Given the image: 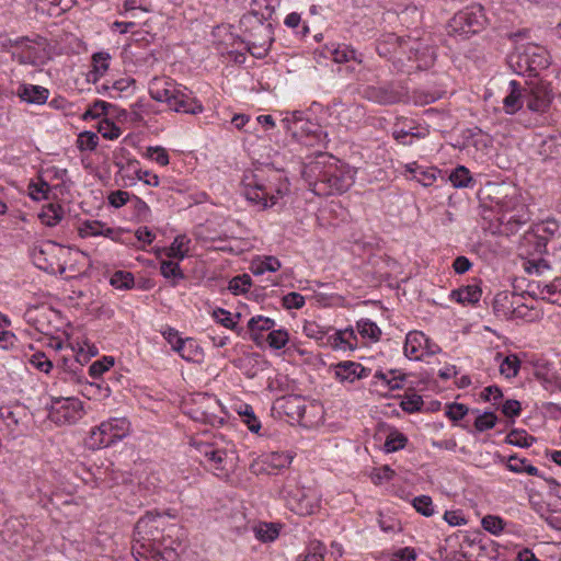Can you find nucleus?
I'll use <instances>...</instances> for the list:
<instances>
[{
    "label": "nucleus",
    "instance_id": "54",
    "mask_svg": "<svg viewBox=\"0 0 561 561\" xmlns=\"http://www.w3.org/2000/svg\"><path fill=\"white\" fill-rule=\"evenodd\" d=\"M18 410H21V408H16L15 410L9 407L0 408V417L4 421L5 425L12 431L16 430L21 422Z\"/></svg>",
    "mask_w": 561,
    "mask_h": 561
},
{
    "label": "nucleus",
    "instance_id": "10",
    "mask_svg": "<svg viewBox=\"0 0 561 561\" xmlns=\"http://www.w3.org/2000/svg\"><path fill=\"white\" fill-rule=\"evenodd\" d=\"M280 495L287 507L298 515H311L318 507L314 496L305 488L298 486L295 481H288L280 490Z\"/></svg>",
    "mask_w": 561,
    "mask_h": 561
},
{
    "label": "nucleus",
    "instance_id": "52",
    "mask_svg": "<svg viewBox=\"0 0 561 561\" xmlns=\"http://www.w3.org/2000/svg\"><path fill=\"white\" fill-rule=\"evenodd\" d=\"M328 332L329 329L318 324L314 321H308L304 325V333L306 336L317 341H322L325 337L328 339Z\"/></svg>",
    "mask_w": 561,
    "mask_h": 561
},
{
    "label": "nucleus",
    "instance_id": "12",
    "mask_svg": "<svg viewBox=\"0 0 561 561\" xmlns=\"http://www.w3.org/2000/svg\"><path fill=\"white\" fill-rule=\"evenodd\" d=\"M199 453L204 456L208 467L218 477L227 476L236 465L237 456L232 448H219L211 444H203L199 446Z\"/></svg>",
    "mask_w": 561,
    "mask_h": 561
},
{
    "label": "nucleus",
    "instance_id": "8",
    "mask_svg": "<svg viewBox=\"0 0 561 561\" xmlns=\"http://www.w3.org/2000/svg\"><path fill=\"white\" fill-rule=\"evenodd\" d=\"M129 430L130 423L126 417H111L90 431L85 445L92 450L108 447L126 437Z\"/></svg>",
    "mask_w": 561,
    "mask_h": 561
},
{
    "label": "nucleus",
    "instance_id": "31",
    "mask_svg": "<svg viewBox=\"0 0 561 561\" xmlns=\"http://www.w3.org/2000/svg\"><path fill=\"white\" fill-rule=\"evenodd\" d=\"M275 321L271 318L256 316L252 317L248 322V329L251 334L252 341L259 343V339L261 337V332L270 331L274 328Z\"/></svg>",
    "mask_w": 561,
    "mask_h": 561
},
{
    "label": "nucleus",
    "instance_id": "38",
    "mask_svg": "<svg viewBox=\"0 0 561 561\" xmlns=\"http://www.w3.org/2000/svg\"><path fill=\"white\" fill-rule=\"evenodd\" d=\"M449 180L455 187L459 188L473 186L474 183L470 171L463 165H458L454 169L449 175Z\"/></svg>",
    "mask_w": 561,
    "mask_h": 561
},
{
    "label": "nucleus",
    "instance_id": "25",
    "mask_svg": "<svg viewBox=\"0 0 561 561\" xmlns=\"http://www.w3.org/2000/svg\"><path fill=\"white\" fill-rule=\"evenodd\" d=\"M530 146L536 148L538 154L543 157V159L553 158L561 150V145L552 136L535 135Z\"/></svg>",
    "mask_w": 561,
    "mask_h": 561
},
{
    "label": "nucleus",
    "instance_id": "40",
    "mask_svg": "<svg viewBox=\"0 0 561 561\" xmlns=\"http://www.w3.org/2000/svg\"><path fill=\"white\" fill-rule=\"evenodd\" d=\"M357 331L364 339H369L374 342L378 341L381 335L379 327L369 319L357 321Z\"/></svg>",
    "mask_w": 561,
    "mask_h": 561
},
{
    "label": "nucleus",
    "instance_id": "34",
    "mask_svg": "<svg viewBox=\"0 0 561 561\" xmlns=\"http://www.w3.org/2000/svg\"><path fill=\"white\" fill-rule=\"evenodd\" d=\"M523 215L504 214L501 221V232L506 236L516 234L524 226Z\"/></svg>",
    "mask_w": 561,
    "mask_h": 561
},
{
    "label": "nucleus",
    "instance_id": "57",
    "mask_svg": "<svg viewBox=\"0 0 561 561\" xmlns=\"http://www.w3.org/2000/svg\"><path fill=\"white\" fill-rule=\"evenodd\" d=\"M423 399L420 394L416 393L407 394L400 403L401 409L408 413L421 411Z\"/></svg>",
    "mask_w": 561,
    "mask_h": 561
},
{
    "label": "nucleus",
    "instance_id": "27",
    "mask_svg": "<svg viewBox=\"0 0 561 561\" xmlns=\"http://www.w3.org/2000/svg\"><path fill=\"white\" fill-rule=\"evenodd\" d=\"M327 344L333 348L353 350L357 345V337L352 328L339 330L334 334L328 336Z\"/></svg>",
    "mask_w": 561,
    "mask_h": 561
},
{
    "label": "nucleus",
    "instance_id": "51",
    "mask_svg": "<svg viewBox=\"0 0 561 561\" xmlns=\"http://www.w3.org/2000/svg\"><path fill=\"white\" fill-rule=\"evenodd\" d=\"M280 262L275 256H266L252 267L254 275H262L265 272H276L280 268Z\"/></svg>",
    "mask_w": 561,
    "mask_h": 561
},
{
    "label": "nucleus",
    "instance_id": "46",
    "mask_svg": "<svg viewBox=\"0 0 561 561\" xmlns=\"http://www.w3.org/2000/svg\"><path fill=\"white\" fill-rule=\"evenodd\" d=\"M364 116L363 107L356 104H352L344 108L341 114V122L344 123L347 121L346 127L350 128L352 124L356 125L360 118Z\"/></svg>",
    "mask_w": 561,
    "mask_h": 561
},
{
    "label": "nucleus",
    "instance_id": "29",
    "mask_svg": "<svg viewBox=\"0 0 561 561\" xmlns=\"http://www.w3.org/2000/svg\"><path fill=\"white\" fill-rule=\"evenodd\" d=\"M174 352L187 362H197L203 355L202 347L191 337H186L182 342L178 341Z\"/></svg>",
    "mask_w": 561,
    "mask_h": 561
},
{
    "label": "nucleus",
    "instance_id": "55",
    "mask_svg": "<svg viewBox=\"0 0 561 561\" xmlns=\"http://www.w3.org/2000/svg\"><path fill=\"white\" fill-rule=\"evenodd\" d=\"M513 288L514 291L511 294L512 301L510 302V306L506 307V312H511L513 317L517 318L523 316L520 308L524 307V304L520 302V300L524 298V291L518 293V289H520V287L515 283L513 284Z\"/></svg>",
    "mask_w": 561,
    "mask_h": 561
},
{
    "label": "nucleus",
    "instance_id": "2",
    "mask_svg": "<svg viewBox=\"0 0 561 561\" xmlns=\"http://www.w3.org/2000/svg\"><path fill=\"white\" fill-rule=\"evenodd\" d=\"M550 65L548 50L537 44H528V110L545 113L552 101L550 83L541 77V71Z\"/></svg>",
    "mask_w": 561,
    "mask_h": 561
},
{
    "label": "nucleus",
    "instance_id": "64",
    "mask_svg": "<svg viewBox=\"0 0 561 561\" xmlns=\"http://www.w3.org/2000/svg\"><path fill=\"white\" fill-rule=\"evenodd\" d=\"M481 524L486 531L493 535H499L503 530V519L497 516L486 515L482 518Z\"/></svg>",
    "mask_w": 561,
    "mask_h": 561
},
{
    "label": "nucleus",
    "instance_id": "50",
    "mask_svg": "<svg viewBox=\"0 0 561 561\" xmlns=\"http://www.w3.org/2000/svg\"><path fill=\"white\" fill-rule=\"evenodd\" d=\"M104 222L99 220H85L79 228L82 238L99 237L103 233Z\"/></svg>",
    "mask_w": 561,
    "mask_h": 561
},
{
    "label": "nucleus",
    "instance_id": "14",
    "mask_svg": "<svg viewBox=\"0 0 561 561\" xmlns=\"http://www.w3.org/2000/svg\"><path fill=\"white\" fill-rule=\"evenodd\" d=\"M533 375L549 392H561V376L554 365L546 358L531 359Z\"/></svg>",
    "mask_w": 561,
    "mask_h": 561
},
{
    "label": "nucleus",
    "instance_id": "61",
    "mask_svg": "<svg viewBox=\"0 0 561 561\" xmlns=\"http://www.w3.org/2000/svg\"><path fill=\"white\" fill-rule=\"evenodd\" d=\"M214 319L220 323L222 327L230 329V330H237V322L233 321L231 313L222 308H217L213 311Z\"/></svg>",
    "mask_w": 561,
    "mask_h": 561
},
{
    "label": "nucleus",
    "instance_id": "53",
    "mask_svg": "<svg viewBox=\"0 0 561 561\" xmlns=\"http://www.w3.org/2000/svg\"><path fill=\"white\" fill-rule=\"evenodd\" d=\"M519 365H520V360L518 359V357L516 355H508L502 362V364L500 366V371L506 378H512L517 375Z\"/></svg>",
    "mask_w": 561,
    "mask_h": 561
},
{
    "label": "nucleus",
    "instance_id": "17",
    "mask_svg": "<svg viewBox=\"0 0 561 561\" xmlns=\"http://www.w3.org/2000/svg\"><path fill=\"white\" fill-rule=\"evenodd\" d=\"M323 55L325 58H331L336 64H345L348 61H355L357 64L363 62V54L344 43L327 44L323 48Z\"/></svg>",
    "mask_w": 561,
    "mask_h": 561
},
{
    "label": "nucleus",
    "instance_id": "24",
    "mask_svg": "<svg viewBox=\"0 0 561 561\" xmlns=\"http://www.w3.org/2000/svg\"><path fill=\"white\" fill-rule=\"evenodd\" d=\"M427 135V130H420L417 127L413 125L412 121H403L401 123H397L393 127L392 136L393 138L403 146L412 145V139H421Z\"/></svg>",
    "mask_w": 561,
    "mask_h": 561
},
{
    "label": "nucleus",
    "instance_id": "37",
    "mask_svg": "<svg viewBox=\"0 0 561 561\" xmlns=\"http://www.w3.org/2000/svg\"><path fill=\"white\" fill-rule=\"evenodd\" d=\"M49 313H51V310L47 308H36L34 311H28L26 316L28 317V322H32L38 332L48 334L49 324L45 323V320Z\"/></svg>",
    "mask_w": 561,
    "mask_h": 561
},
{
    "label": "nucleus",
    "instance_id": "18",
    "mask_svg": "<svg viewBox=\"0 0 561 561\" xmlns=\"http://www.w3.org/2000/svg\"><path fill=\"white\" fill-rule=\"evenodd\" d=\"M179 88L180 85L170 78L154 77L149 81L148 92L154 101L169 105Z\"/></svg>",
    "mask_w": 561,
    "mask_h": 561
},
{
    "label": "nucleus",
    "instance_id": "42",
    "mask_svg": "<svg viewBox=\"0 0 561 561\" xmlns=\"http://www.w3.org/2000/svg\"><path fill=\"white\" fill-rule=\"evenodd\" d=\"M134 283V275L126 271H116L110 278V284L121 290L133 288Z\"/></svg>",
    "mask_w": 561,
    "mask_h": 561
},
{
    "label": "nucleus",
    "instance_id": "22",
    "mask_svg": "<svg viewBox=\"0 0 561 561\" xmlns=\"http://www.w3.org/2000/svg\"><path fill=\"white\" fill-rule=\"evenodd\" d=\"M363 96L378 104H394L400 100L399 93L391 85H367Z\"/></svg>",
    "mask_w": 561,
    "mask_h": 561
},
{
    "label": "nucleus",
    "instance_id": "41",
    "mask_svg": "<svg viewBox=\"0 0 561 561\" xmlns=\"http://www.w3.org/2000/svg\"><path fill=\"white\" fill-rule=\"evenodd\" d=\"M374 377L382 380L389 390L400 389L402 387L401 383L404 380V375L398 373L397 370H389L388 374L381 370H377Z\"/></svg>",
    "mask_w": 561,
    "mask_h": 561
},
{
    "label": "nucleus",
    "instance_id": "23",
    "mask_svg": "<svg viewBox=\"0 0 561 561\" xmlns=\"http://www.w3.org/2000/svg\"><path fill=\"white\" fill-rule=\"evenodd\" d=\"M428 339L420 331H412L407 334L404 342V355L409 359L420 360L425 355V345Z\"/></svg>",
    "mask_w": 561,
    "mask_h": 561
},
{
    "label": "nucleus",
    "instance_id": "3",
    "mask_svg": "<svg viewBox=\"0 0 561 561\" xmlns=\"http://www.w3.org/2000/svg\"><path fill=\"white\" fill-rule=\"evenodd\" d=\"M310 172L316 179L312 191L317 195L341 194L354 183V172L332 156L320 154L310 165Z\"/></svg>",
    "mask_w": 561,
    "mask_h": 561
},
{
    "label": "nucleus",
    "instance_id": "5",
    "mask_svg": "<svg viewBox=\"0 0 561 561\" xmlns=\"http://www.w3.org/2000/svg\"><path fill=\"white\" fill-rule=\"evenodd\" d=\"M34 529L18 517L8 518L0 526V552L11 559H28L35 547Z\"/></svg>",
    "mask_w": 561,
    "mask_h": 561
},
{
    "label": "nucleus",
    "instance_id": "30",
    "mask_svg": "<svg viewBox=\"0 0 561 561\" xmlns=\"http://www.w3.org/2000/svg\"><path fill=\"white\" fill-rule=\"evenodd\" d=\"M110 54L99 51L92 55L93 69L88 72L87 80L90 82H96L108 69Z\"/></svg>",
    "mask_w": 561,
    "mask_h": 561
},
{
    "label": "nucleus",
    "instance_id": "45",
    "mask_svg": "<svg viewBox=\"0 0 561 561\" xmlns=\"http://www.w3.org/2000/svg\"><path fill=\"white\" fill-rule=\"evenodd\" d=\"M99 145V137L93 131H82L77 138V148L80 151H93Z\"/></svg>",
    "mask_w": 561,
    "mask_h": 561
},
{
    "label": "nucleus",
    "instance_id": "15",
    "mask_svg": "<svg viewBox=\"0 0 561 561\" xmlns=\"http://www.w3.org/2000/svg\"><path fill=\"white\" fill-rule=\"evenodd\" d=\"M170 110L176 113H185L191 115L199 114L204 111L203 104L193 96L187 88H179L169 103Z\"/></svg>",
    "mask_w": 561,
    "mask_h": 561
},
{
    "label": "nucleus",
    "instance_id": "19",
    "mask_svg": "<svg viewBox=\"0 0 561 561\" xmlns=\"http://www.w3.org/2000/svg\"><path fill=\"white\" fill-rule=\"evenodd\" d=\"M195 402L199 403L201 407L193 411V419L203 423L214 424L217 420L216 412L220 408L219 401L213 396L199 393Z\"/></svg>",
    "mask_w": 561,
    "mask_h": 561
},
{
    "label": "nucleus",
    "instance_id": "35",
    "mask_svg": "<svg viewBox=\"0 0 561 561\" xmlns=\"http://www.w3.org/2000/svg\"><path fill=\"white\" fill-rule=\"evenodd\" d=\"M255 538L262 542H272L279 535V528L273 523H260L253 528Z\"/></svg>",
    "mask_w": 561,
    "mask_h": 561
},
{
    "label": "nucleus",
    "instance_id": "1",
    "mask_svg": "<svg viewBox=\"0 0 561 561\" xmlns=\"http://www.w3.org/2000/svg\"><path fill=\"white\" fill-rule=\"evenodd\" d=\"M241 185L247 201L262 210L275 206L289 193L290 187L285 172L271 167L245 171Z\"/></svg>",
    "mask_w": 561,
    "mask_h": 561
},
{
    "label": "nucleus",
    "instance_id": "60",
    "mask_svg": "<svg viewBox=\"0 0 561 561\" xmlns=\"http://www.w3.org/2000/svg\"><path fill=\"white\" fill-rule=\"evenodd\" d=\"M114 365V359L112 357H104L101 360H95L89 367V375L92 378H99L105 371H107Z\"/></svg>",
    "mask_w": 561,
    "mask_h": 561
},
{
    "label": "nucleus",
    "instance_id": "4",
    "mask_svg": "<svg viewBox=\"0 0 561 561\" xmlns=\"http://www.w3.org/2000/svg\"><path fill=\"white\" fill-rule=\"evenodd\" d=\"M174 525H168L164 515L148 512L136 523L134 539L146 550L161 553V548H163L169 557H171L173 553L171 533L174 530Z\"/></svg>",
    "mask_w": 561,
    "mask_h": 561
},
{
    "label": "nucleus",
    "instance_id": "49",
    "mask_svg": "<svg viewBox=\"0 0 561 561\" xmlns=\"http://www.w3.org/2000/svg\"><path fill=\"white\" fill-rule=\"evenodd\" d=\"M268 346L274 350L283 348L289 341L288 332L285 329L271 330L266 336Z\"/></svg>",
    "mask_w": 561,
    "mask_h": 561
},
{
    "label": "nucleus",
    "instance_id": "36",
    "mask_svg": "<svg viewBox=\"0 0 561 561\" xmlns=\"http://www.w3.org/2000/svg\"><path fill=\"white\" fill-rule=\"evenodd\" d=\"M482 291L477 285H468L453 291V296L461 304H476L480 300Z\"/></svg>",
    "mask_w": 561,
    "mask_h": 561
},
{
    "label": "nucleus",
    "instance_id": "21",
    "mask_svg": "<svg viewBox=\"0 0 561 561\" xmlns=\"http://www.w3.org/2000/svg\"><path fill=\"white\" fill-rule=\"evenodd\" d=\"M57 248L55 242H47L43 244L39 249H36L33 253V261L35 265L48 273H60L65 272V267L60 264H57L53 259H48V255L51 254Z\"/></svg>",
    "mask_w": 561,
    "mask_h": 561
},
{
    "label": "nucleus",
    "instance_id": "33",
    "mask_svg": "<svg viewBox=\"0 0 561 561\" xmlns=\"http://www.w3.org/2000/svg\"><path fill=\"white\" fill-rule=\"evenodd\" d=\"M38 217L45 226L54 227L62 219L64 209L59 204L49 203L43 206Z\"/></svg>",
    "mask_w": 561,
    "mask_h": 561
},
{
    "label": "nucleus",
    "instance_id": "63",
    "mask_svg": "<svg viewBox=\"0 0 561 561\" xmlns=\"http://www.w3.org/2000/svg\"><path fill=\"white\" fill-rule=\"evenodd\" d=\"M496 420L497 417L493 412H485L476 419L474 427L479 432L493 428L495 426Z\"/></svg>",
    "mask_w": 561,
    "mask_h": 561
},
{
    "label": "nucleus",
    "instance_id": "20",
    "mask_svg": "<svg viewBox=\"0 0 561 561\" xmlns=\"http://www.w3.org/2000/svg\"><path fill=\"white\" fill-rule=\"evenodd\" d=\"M333 368L335 378L339 381L350 383H353L358 379L366 378L370 373V369L365 368L362 364L352 360L340 362L334 365Z\"/></svg>",
    "mask_w": 561,
    "mask_h": 561
},
{
    "label": "nucleus",
    "instance_id": "32",
    "mask_svg": "<svg viewBox=\"0 0 561 561\" xmlns=\"http://www.w3.org/2000/svg\"><path fill=\"white\" fill-rule=\"evenodd\" d=\"M188 243L190 240L185 236H178L170 247L163 248L161 251L169 259L182 261L187 255Z\"/></svg>",
    "mask_w": 561,
    "mask_h": 561
},
{
    "label": "nucleus",
    "instance_id": "48",
    "mask_svg": "<svg viewBox=\"0 0 561 561\" xmlns=\"http://www.w3.org/2000/svg\"><path fill=\"white\" fill-rule=\"evenodd\" d=\"M525 49H516L507 56V65L517 75H524L526 71V59L524 58Z\"/></svg>",
    "mask_w": 561,
    "mask_h": 561
},
{
    "label": "nucleus",
    "instance_id": "13",
    "mask_svg": "<svg viewBox=\"0 0 561 561\" xmlns=\"http://www.w3.org/2000/svg\"><path fill=\"white\" fill-rule=\"evenodd\" d=\"M282 123L293 137L299 140L304 137H312L316 140H320L323 135L322 127L301 111L288 113Z\"/></svg>",
    "mask_w": 561,
    "mask_h": 561
},
{
    "label": "nucleus",
    "instance_id": "43",
    "mask_svg": "<svg viewBox=\"0 0 561 561\" xmlns=\"http://www.w3.org/2000/svg\"><path fill=\"white\" fill-rule=\"evenodd\" d=\"M287 415L291 417L302 419L306 413V405L299 397H288L283 405Z\"/></svg>",
    "mask_w": 561,
    "mask_h": 561
},
{
    "label": "nucleus",
    "instance_id": "39",
    "mask_svg": "<svg viewBox=\"0 0 561 561\" xmlns=\"http://www.w3.org/2000/svg\"><path fill=\"white\" fill-rule=\"evenodd\" d=\"M160 272L163 277L172 278V285L175 286L179 280L184 279L185 275L182 272L179 262L172 260H164L160 264Z\"/></svg>",
    "mask_w": 561,
    "mask_h": 561
},
{
    "label": "nucleus",
    "instance_id": "7",
    "mask_svg": "<svg viewBox=\"0 0 561 561\" xmlns=\"http://www.w3.org/2000/svg\"><path fill=\"white\" fill-rule=\"evenodd\" d=\"M527 271L528 276L546 277L543 280L528 279V296L561 305V293H558V285L550 282L553 276L550 263L545 259H528Z\"/></svg>",
    "mask_w": 561,
    "mask_h": 561
},
{
    "label": "nucleus",
    "instance_id": "9",
    "mask_svg": "<svg viewBox=\"0 0 561 561\" xmlns=\"http://www.w3.org/2000/svg\"><path fill=\"white\" fill-rule=\"evenodd\" d=\"M486 18L481 4H472L457 12L448 23V34L468 38L484 28Z\"/></svg>",
    "mask_w": 561,
    "mask_h": 561
},
{
    "label": "nucleus",
    "instance_id": "59",
    "mask_svg": "<svg viewBox=\"0 0 561 561\" xmlns=\"http://www.w3.org/2000/svg\"><path fill=\"white\" fill-rule=\"evenodd\" d=\"M413 507L416 510V512L427 517L434 514L432 499L427 495L416 496L413 500Z\"/></svg>",
    "mask_w": 561,
    "mask_h": 561
},
{
    "label": "nucleus",
    "instance_id": "16",
    "mask_svg": "<svg viewBox=\"0 0 561 561\" xmlns=\"http://www.w3.org/2000/svg\"><path fill=\"white\" fill-rule=\"evenodd\" d=\"M559 230V225L554 219L546 218L537 222H531L528 228V236L531 234L536 239V251L541 253L546 250L549 239H551Z\"/></svg>",
    "mask_w": 561,
    "mask_h": 561
},
{
    "label": "nucleus",
    "instance_id": "6",
    "mask_svg": "<svg viewBox=\"0 0 561 561\" xmlns=\"http://www.w3.org/2000/svg\"><path fill=\"white\" fill-rule=\"evenodd\" d=\"M240 28L249 53L255 58L265 57L274 42L272 24L259 12L251 11L241 16Z\"/></svg>",
    "mask_w": 561,
    "mask_h": 561
},
{
    "label": "nucleus",
    "instance_id": "56",
    "mask_svg": "<svg viewBox=\"0 0 561 561\" xmlns=\"http://www.w3.org/2000/svg\"><path fill=\"white\" fill-rule=\"evenodd\" d=\"M408 438L399 432H393L388 435L385 442V448L388 453L403 449L407 445Z\"/></svg>",
    "mask_w": 561,
    "mask_h": 561
},
{
    "label": "nucleus",
    "instance_id": "26",
    "mask_svg": "<svg viewBox=\"0 0 561 561\" xmlns=\"http://www.w3.org/2000/svg\"><path fill=\"white\" fill-rule=\"evenodd\" d=\"M18 95L27 103L42 105L46 103L49 91L41 85L22 84L18 89Z\"/></svg>",
    "mask_w": 561,
    "mask_h": 561
},
{
    "label": "nucleus",
    "instance_id": "58",
    "mask_svg": "<svg viewBox=\"0 0 561 561\" xmlns=\"http://www.w3.org/2000/svg\"><path fill=\"white\" fill-rule=\"evenodd\" d=\"M293 461V457L285 453H272L266 457V463L274 469L287 468Z\"/></svg>",
    "mask_w": 561,
    "mask_h": 561
},
{
    "label": "nucleus",
    "instance_id": "28",
    "mask_svg": "<svg viewBox=\"0 0 561 561\" xmlns=\"http://www.w3.org/2000/svg\"><path fill=\"white\" fill-rule=\"evenodd\" d=\"M408 171L415 181L425 187L433 185L440 174V170L437 168H424L416 163L408 165Z\"/></svg>",
    "mask_w": 561,
    "mask_h": 561
},
{
    "label": "nucleus",
    "instance_id": "11",
    "mask_svg": "<svg viewBox=\"0 0 561 561\" xmlns=\"http://www.w3.org/2000/svg\"><path fill=\"white\" fill-rule=\"evenodd\" d=\"M83 415V402L73 397L54 399L49 410V419L60 426L75 424Z\"/></svg>",
    "mask_w": 561,
    "mask_h": 561
},
{
    "label": "nucleus",
    "instance_id": "62",
    "mask_svg": "<svg viewBox=\"0 0 561 561\" xmlns=\"http://www.w3.org/2000/svg\"><path fill=\"white\" fill-rule=\"evenodd\" d=\"M240 415L243 417V422L248 425V428L251 432L257 433L260 431L261 423L255 416L251 405H244V410L240 411Z\"/></svg>",
    "mask_w": 561,
    "mask_h": 561
},
{
    "label": "nucleus",
    "instance_id": "44",
    "mask_svg": "<svg viewBox=\"0 0 561 561\" xmlns=\"http://www.w3.org/2000/svg\"><path fill=\"white\" fill-rule=\"evenodd\" d=\"M285 25L293 28L297 35L305 38L309 34V26L304 22L301 23V16L297 12L289 13L284 21Z\"/></svg>",
    "mask_w": 561,
    "mask_h": 561
},
{
    "label": "nucleus",
    "instance_id": "47",
    "mask_svg": "<svg viewBox=\"0 0 561 561\" xmlns=\"http://www.w3.org/2000/svg\"><path fill=\"white\" fill-rule=\"evenodd\" d=\"M251 285H252V279H251L250 275L241 274V275L234 276L229 282L228 289L233 295H240V294L247 293L249 290V288L251 287Z\"/></svg>",
    "mask_w": 561,
    "mask_h": 561
}]
</instances>
